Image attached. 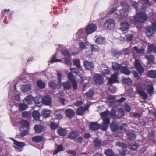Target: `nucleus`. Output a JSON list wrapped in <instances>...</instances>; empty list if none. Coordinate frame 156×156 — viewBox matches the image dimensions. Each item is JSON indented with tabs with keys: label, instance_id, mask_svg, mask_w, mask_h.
Returning <instances> with one entry per match:
<instances>
[{
	"label": "nucleus",
	"instance_id": "f257e3e1",
	"mask_svg": "<svg viewBox=\"0 0 156 156\" xmlns=\"http://www.w3.org/2000/svg\"><path fill=\"white\" fill-rule=\"evenodd\" d=\"M120 5L123 7L122 9L119 10V13L116 12L115 13L116 15V17H118L119 19L121 18H126L128 15V12L130 11L131 8L125 2H121Z\"/></svg>",
	"mask_w": 156,
	"mask_h": 156
},
{
	"label": "nucleus",
	"instance_id": "f03ea898",
	"mask_svg": "<svg viewBox=\"0 0 156 156\" xmlns=\"http://www.w3.org/2000/svg\"><path fill=\"white\" fill-rule=\"evenodd\" d=\"M147 18V16L145 13H136L135 16L131 18L130 21L131 24L136 25L143 23Z\"/></svg>",
	"mask_w": 156,
	"mask_h": 156
},
{
	"label": "nucleus",
	"instance_id": "7ed1b4c3",
	"mask_svg": "<svg viewBox=\"0 0 156 156\" xmlns=\"http://www.w3.org/2000/svg\"><path fill=\"white\" fill-rule=\"evenodd\" d=\"M127 126V124L119 122L112 124L110 128L112 131L113 132L122 133L125 131Z\"/></svg>",
	"mask_w": 156,
	"mask_h": 156
},
{
	"label": "nucleus",
	"instance_id": "20e7f679",
	"mask_svg": "<svg viewBox=\"0 0 156 156\" xmlns=\"http://www.w3.org/2000/svg\"><path fill=\"white\" fill-rule=\"evenodd\" d=\"M155 30L156 31V22H153L151 26L147 27L145 29L147 35L149 37L154 36Z\"/></svg>",
	"mask_w": 156,
	"mask_h": 156
},
{
	"label": "nucleus",
	"instance_id": "39448f33",
	"mask_svg": "<svg viewBox=\"0 0 156 156\" xmlns=\"http://www.w3.org/2000/svg\"><path fill=\"white\" fill-rule=\"evenodd\" d=\"M115 22L112 19H109L106 20L104 25V27L106 29L110 30L115 27Z\"/></svg>",
	"mask_w": 156,
	"mask_h": 156
},
{
	"label": "nucleus",
	"instance_id": "423d86ee",
	"mask_svg": "<svg viewBox=\"0 0 156 156\" xmlns=\"http://www.w3.org/2000/svg\"><path fill=\"white\" fill-rule=\"evenodd\" d=\"M135 66L140 75L141 76L144 73V69L138 60L135 59Z\"/></svg>",
	"mask_w": 156,
	"mask_h": 156
},
{
	"label": "nucleus",
	"instance_id": "0eeeda50",
	"mask_svg": "<svg viewBox=\"0 0 156 156\" xmlns=\"http://www.w3.org/2000/svg\"><path fill=\"white\" fill-rule=\"evenodd\" d=\"M93 78L95 83L97 84H102L104 81L103 77L98 74H95L93 76Z\"/></svg>",
	"mask_w": 156,
	"mask_h": 156
},
{
	"label": "nucleus",
	"instance_id": "6e6552de",
	"mask_svg": "<svg viewBox=\"0 0 156 156\" xmlns=\"http://www.w3.org/2000/svg\"><path fill=\"white\" fill-rule=\"evenodd\" d=\"M97 29V26L95 24H90L86 27V32L88 34H90L94 31Z\"/></svg>",
	"mask_w": 156,
	"mask_h": 156
},
{
	"label": "nucleus",
	"instance_id": "1a4fd4ad",
	"mask_svg": "<svg viewBox=\"0 0 156 156\" xmlns=\"http://www.w3.org/2000/svg\"><path fill=\"white\" fill-rule=\"evenodd\" d=\"M115 98V95H111L109 96L108 98L107 99V101L110 105L113 107H117L118 105L116 103V101H115L114 100Z\"/></svg>",
	"mask_w": 156,
	"mask_h": 156
},
{
	"label": "nucleus",
	"instance_id": "9d476101",
	"mask_svg": "<svg viewBox=\"0 0 156 156\" xmlns=\"http://www.w3.org/2000/svg\"><path fill=\"white\" fill-rule=\"evenodd\" d=\"M102 141L98 138H94L93 141V147L96 149H99L102 145Z\"/></svg>",
	"mask_w": 156,
	"mask_h": 156
},
{
	"label": "nucleus",
	"instance_id": "9b49d317",
	"mask_svg": "<svg viewBox=\"0 0 156 156\" xmlns=\"http://www.w3.org/2000/svg\"><path fill=\"white\" fill-rule=\"evenodd\" d=\"M90 106V105H87L85 107L80 106L77 109V114L80 115L82 116L84 112L88 109Z\"/></svg>",
	"mask_w": 156,
	"mask_h": 156
},
{
	"label": "nucleus",
	"instance_id": "f8f14e48",
	"mask_svg": "<svg viewBox=\"0 0 156 156\" xmlns=\"http://www.w3.org/2000/svg\"><path fill=\"white\" fill-rule=\"evenodd\" d=\"M100 124L97 122H92L90 123L89 125V129L92 131H95L100 128Z\"/></svg>",
	"mask_w": 156,
	"mask_h": 156
},
{
	"label": "nucleus",
	"instance_id": "ddd939ff",
	"mask_svg": "<svg viewBox=\"0 0 156 156\" xmlns=\"http://www.w3.org/2000/svg\"><path fill=\"white\" fill-rule=\"evenodd\" d=\"M83 64L85 68L88 70H93L94 67V64L93 63L87 60L84 61Z\"/></svg>",
	"mask_w": 156,
	"mask_h": 156
},
{
	"label": "nucleus",
	"instance_id": "4468645a",
	"mask_svg": "<svg viewBox=\"0 0 156 156\" xmlns=\"http://www.w3.org/2000/svg\"><path fill=\"white\" fill-rule=\"evenodd\" d=\"M34 101L37 106L41 107L43 104L42 97L41 96H38L34 98Z\"/></svg>",
	"mask_w": 156,
	"mask_h": 156
},
{
	"label": "nucleus",
	"instance_id": "2eb2a0df",
	"mask_svg": "<svg viewBox=\"0 0 156 156\" xmlns=\"http://www.w3.org/2000/svg\"><path fill=\"white\" fill-rule=\"evenodd\" d=\"M42 101L43 104L49 106L52 102L51 98L48 95H47L44 98H42Z\"/></svg>",
	"mask_w": 156,
	"mask_h": 156
},
{
	"label": "nucleus",
	"instance_id": "dca6fc26",
	"mask_svg": "<svg viewBox=\"0 0 156 156\" xmlns=\"http://www.w3.org/2000/svg\"><path fill=\"white\" fill-rule=\"evenodd\" d=\"M34 101V98L31 95L26 96L23 100V102L27 105L31 104Z\"/></svg>",
	"mask_w": 156,
	"mask_h": 156
},
{
	"label": "nucleus",
	"instance_id": "f3484780",
	"mask_svg": "<svg viewBox=\"0 0 156 156\" xmlns=\"http://www.w3.org/2000/svg\"><path fill=\"white\" fill-rule=\"evenodd\" d=\"M66 116L69 118H71L73 117L75 115V112L73 109L67 108L66 109L65 111Z\"/></svg>",
	"mask_w": 156,
	"mask_h": 156
},
{
	"label": "nucleus",
	"instance_id": "a211bd4d",
	"mask_svg": "<svg viewBox=\"0 0 156 156\" xmlns=\"http://www.w3.org/2000/svg\"><path fill=\"white\" fill-rule=\"evenodd\" d=\"M127 137L130 140H134L136 137L135 131L133 130L128 131L127 133Z\"/></svg>",
	"mask_w": 156,
	"mask_h": 156
},
{
	"label": "nucleus",
	"instance_id": "6ab92c4d",
	"mask_svg": "<svg viewBox=\"0 0 156 156\" xmlns=\"http://www.w3.org/2000/svg\"><path fill=\"white\" fill-rule=\"evenodd\" d=\"M116 145L121 148L122 151H123L122 154L124 155L127 151V146L126 144L121 142H117Z\"/></svg>",
	"mask_w": 156,
	"mask_h": 156
},
{
	"label": "nucleus",
	"instance_id": "aec40b11",
	"mask_svg": "<svg viewBox=\"0 0 156 156\" xmlns=\"http://www.w3.org/2000/svg\"><path fill=\"white\" fill-rule=\"evenodd\" d=\"M21 124L22 126L20 128L21 131L23 129H28L29 126V122L25 120H22L21 121Z\"/></svg>",
	"mask_w": 156,
	"mask_h": 156
},
{
	"label": "nucleus",
	"instance_id": "412c9836",
	"mask_svg": "<svg viewBox=\"0 0 156 156\" xmlns=\"http://www.w3.org/2000/svg\"><path fill=\"white\" fill-rule=\"evenodd\" d=\"M117 78V76L116 74L112 75L110 78H108L109 83L112 84L114 83H119V82Z\"/></svg>",
	"mask_w": 156,
	"mask_h": 156
},
{
	"label": "nucleus",
	"instance_id": "4be33fe9",
	"mask_svg": "<svg viewBox=\"0 0 156 156\" xmlns=\"http://www.w3.org/2000/svg\"><path fill=\"white\" fill-rule=\"evenodd\" d=\"M34 130L36 133H39L42 132L44 130V127L41 125H36L34 127Z\"/></svg>",
	"mask_w": 156,
	"mask_h": 156
},
{
	"label": "nucleus",
	"instance_id": "5701e85b",
	"mask_svg": "<svg viewBox=\"0 0 156 156\" xmlns=\"http://www.w3.org/2000/svg\"><path fill=\"white\" fill-rule=\"evenodd\" d=\"M147 76L149 78L155 79L156 78V70H151L147 71Z\"/></svg>",
	"mask_w": 156,
	"mask_h": 156
},
{
	"label": "nucleus",
	"instance_id": "b1692460",
	"mask_svg": "<svg viewBox=\"0 0 156 156\" xmlns=\"http://www.w3.org/2000/svg\"><path fill=\"white\" fill-rule=\"evenodd\" d=\"M101 69L103 74H108L110 73V71L108 70V68L105 64H101L100 66Z\"/></svg>",
	"mask_w": 156,
	"mask_h": 156
},
{
	"label": "nucleus",
	"instance_id": "393cba45",
	"mask_svg": "<svg viewBox=\"0 0 156 156\" xmlns=\"http://www.w3.org/2000/svg\"><path fill=\"white\" fill-rule=\"evenodd\" d=\"M137 91L140 95L143 97L142 99L143 100H145L147 99L148 97V95L143 90L141 89H137Z\"/></svg>",
	"mask_w": 156,
	"mask_h": 156
},
{
	"label": "nucleus",
	"instance_id": "a878e982",
	"mask_svg": "<svg viewBox=\"0 0 156 156\" xmlns=\"http://www.w3.org/2000/svg\"><path fill=\"white\" fill-rule=\"evenodd\" d=\"M57 133L59 135L64 136L67 134V130L65 128L59 127L58 128Z\"/></svg>",
	"mask_w": 156,
	"mask_h": 156
},
{
	"label": "nucleus",
	"instance_id": "bb28decb",
	"mask_svg": "<svg viewBox=\"0 0 156 156\" xmlns=\"http://www.w3.org/2000/svg\"><path fill=\"white\" fill-rule=\"evenodd\" d=\"M95 42L99 44H104L106 42V40L104 37H100L96 39Z\"/></svg>",
	"mask_w": 156,
	"mask_h": 156
},
{
	"label": "nucleus",
	"instance_id": "cd10ccee",
	"mask_svg": "<svg viewBox=\"0 0 156 156\" xmlns=\"http://www.w3.org/2000/svg\"><path fill=\"white\" fill-rule=\"evenodd\" d=\"M31 88V85L29 84L23 85L20 88L21 90L23 92L29 91Z\"/></svg>",
	"mask_w": 156,
	"mask_h": 156
},
{
	"label": "nucleus",
	"instance_id": "c85d7f7f",
	"mask_svg": "<svg viewBox=\"0 0 156 156\" xmlns=\"http://www.w3.org/2000/svg\"><path fill=\"white\" fill-rule=\"evenodd\" d=\"M125 115V112L122 108L118 109L117 111L116 118H120Z\"/></svg>",
	"mask_w": 156,
	"mask_h": 156
},
{
	"label": "nucleus",
	"instance_id": "c756f323",
	"mask_svg": "<svg viewBox=\"0 0 156 156\" xmlns=\"http://www.w3.org/2000/svg\"><path fill=\"white\" fill-rule=\"evenodd\" d=\"M120 70L121 73L126 74L127 75H129L131 73V71L128 69L126 66L121 67Z\"/></svg>",
	"mask_w": 156,
	"mask_h": 156
},
{
	"label": "nucleus",
	"instance_id": "7c9ffc66",
	"mask_svg": "<svg viewBox=\"0 0 156 156\" xmlns=\"http://www.w3.org/2000/svg\"><path fill=\"white\" fill-rule=\"evenodd\" d=\"M32 117L34 120L37 121L39 120L40 114L37 110H35L33 111L32 113Z\"/></svg>",
	"mask_w": 156,
	"mask_h": 156
},
{
	"label": "nucleus",
	"instance_id": "2f4dec72",
	"mask_svg": "<svg viewBox=\"0 0 156 156\" xmlns=\"http://www.w3.org/2000/svg\"><path fill=\"white\" fill-rule=\"evenodd\" d=\"M44 139V136H36L32 138V140L36 143H39L41 141Z\"/></svg>",
	"mask_w": 156,
	"mask_h": 156
},
{
	"label": "nucleus",
	"instance_id": "473e14b6",
	"mask_svg": "<svg viewBox=\"0 0 156 156\" xmlns=\"http://www.w3.org/2000/svg\"><path fill=\"white\" fill-rule=\"evenodd\" d=\"M79 134L78 132L76 131H73L71 132L68 136V137L71 139L76 138Z\"/></svg>",
	"mask_w": 156,
	"mask_h": 156
},
{
	"label": "nucleus",
	"instance_id": "72a5a7b5",
	"mask_svg": "<svg viewBox=\"0 0 156 156\" xmlns=\"http://www.w3.org/2000/svg\"><path fill=\"white\" fill-rule=\"evenodd\" d=\"M129 24L127 22H124L121 23V29L123 31H125L128 29Z\"/></svg>",
	"mask_w": 156,
	"mask_h": 156
},
{
	"label": "nucleus",
	"instance_id": "f704fd0d",
	"mask_svg": "<svg viewBox=\"0 0 156 156\" xmlns=\"http://www.w3.org/2000/svg\"><path fill=\"white\" fill-rule=\"evenodd\" d=\"M121 64L118 63L116 62H113L112 63V67L115 70H119L121 67Z\"/></svg>",
	"mask_w": 156,
	"mask_h": 156
},
{
	"label": "nucleus",
	"instance_id": "c9c22d12",
	"mask_svg": "<svg viewBox=\"0 0 156 156\" xmlns=\"http://www.w3.org/2000/svg\"><path fill=\"white\" fill-rule=\"evenodd\" d=\"M62 85L64 89L66 90H70L72 87L71 83L68 81L63 82L62 83Z\"/></svg>",
	"mask_w": 156,
	"mask_h": 156
},
{
	"label": "nucleus",
	"instance_id": "e433bc0d",
	"mask_svg": "<svg viewBox=\"0 0 156 156\" xmlns=\"http://www.w3.org/2000/svg\"><path fill=\"white\" fill-rule=\"evenodd\" d=\"M147 92L151 95H152L153 94L154 88L152 84H148L147 85Z\"/></svg>",
	"mask_w": 156,
	"mask_h": 156
},
{
	"label": "nucleus",
	"instance_id": "4c0bfd02",
	"mask_svg": "<svg viewBox=\"0 0 156 156\" xmlns=\"http://www.w3.org/2000/svg\"><path fill=\"white\" fill-rule=\"evenodd\" d=\"M42 115L43 117L45 118L49 117L50 115L51 111L50 110L47 109H44L42 111Z\"/></svg>",
	"mask_w": 156,
	"mask_h": 156
},
{
	"label": "nucleus",
	"instance_id": "58836bf2",
	"mask_svg": "<svg viewBox=\"0 0 156 156\" xmlns=\"http://www.w3.org/2000/svg\"><path fill=\"white\" fill-rule=\"evenodd\" d=\"M22 115L24 118L29 119L31 117V113L30 111H23L22 112Z\"/></svg>",
	"mask_w": 156,
	"mask_h": 156
},
{
	"label": "nucleus",
	"instance_id": "ea45409f",
	"mask_svg": "<svg viewBox=\"0 0 156 156\" xmlns=\"http://www.w3.org/2000/svg\"><path fill=\"white\" fill-rule=\"evenodd\" d=\"M104 154L106 156H115V155L111 149H107L105 151Z\"/></svg>",
	"mask_w": 156,
	"mask_h": 156
},
{
	"label": "nucleus",
	"instance_id": "a19ab883",
	"mask_svg": "<svg viewBox=\"0 0 156 156\" xmlns=\"http://www.w3.org/2000/svg\"><path fill=\"white\" fill-rule=\"evenodd\" d=\"M149 51L156 54V47L153 44H150L148 46Z\"/></svg>",
	"mask_w": 156,
	"mask_h": 156
},
{
	"label": "nucleus",
	"instance_id": "79ce46f5",
	"mask_svg": "<svg viewBox=\"0 0 156 156\" xmlns=\"http://www.w3.org/2000/svg\"><path fill=\"white\" fill-rule=\"evenodd\" d=\"M129 145L130 148L134 151L136 150L139 146L138 144L136 142L129 143Z\"/></svg>",
	"mask_w": 156,
	"mask_h": 156
},
{
	"label": "nucleus",
	"instance_id": "37998d69",
	"mask_svg": "<svg viewBox=\"0 0 156 156\" xmlns=\"http://www.w3.org/2000/svg\"><path fill=\"white\" fill-rule=\"evenodd\" d=\"M134 50L136 51L139 54H143L145 52V49L144 48H138L136 46L133 47Z\"/></svg>",
	"mask_w": 156,
	"mask_h": 156
},
{
	"label": "nucleus",
	"instance_id": "c03bdc74",
	"mask_svg": "<svg viewBox=\"0 0 156 156\" xmlns=\"http://www.w3.org/2000/svg\"><path fill=\"white\" fill-rule=\"evenodd\" d=\"M14 144L16 146V147L18 149H20L25 146L23 142H18L17 141H15Z\"/></svg>",
	"mask_w": 156,
	"mask_h": 156
},
{
	"label": "nucleus",
	"instance_id": "a18cd8bd",
	"mask_svg": "<svg viewBox=\"0 0 156 156\" xmlns=\"http://www.w3.org/2000/svg\"><path fill=\"white\" fill-rule=\"evenodd\" d=\"M122 81L124 83L129 85H131L132 83V80L129 77L123 78Z\"/></svg>",
	"mask_w": 156,
	"mask_h": 156
},
{
	"label": "nucleus",
	"instance_id": "49530a36",
	"mask_svg": "<svg viewBox=\"0 0 156 156\" xmlns=\"http://www.w3.org/2000/svg\"><path fill=\"white\" fill-rule=\"evenodd\" d=\"M37 84L38 88L40 89H43L45 86L44 83L41 80L38 81L37 82Z\"/></svg>",
	"mask_w": 156,
	"mask_h": 156
},
{
	"label": "nucleus",
	"instance_id": "de8ad7c7",
	"mask_svg": "<svg viewBox=\"0 0 156 156\" xmlns=\"http://www.w3.org/2000/svg\"><path fill=\"white\" fill-rule=\"evenodd\" d=\"M57 55V53H56L54 55L51 59L49 61L50 63H51L55 62H57L61 61V59L56 58Z\"/></svg>",
	"mask_w": 156,
	"mask_h": 156
},
{
	"label": "nucleus",
	"instance_id": "09e8293b",
	"mask_svg": "<svg viewBox=\"0 0 156 156\" xmlns=\"http://www.w3.org/2000/svg\"><path fill=\"white\" fill-rule=\"evenodd\" d=\"M19 108L20 111H22L28 108L27 105L23 102V103H20L19 104Z\"/></svg>",
	"mask_w": 156,
	"mask_h": 156
},
{
	"label": "nucleus",
	"instance_id": "8fccbe9b",
	"mask_svg": "<svg viewBox=\"0 0 156 156\" xmlns=\"http://www.w3.org/2000/svg\"><path fill=\"white\" fill-rule=\"evenodd\" d=\"M74 65L76 67L80 69L81 68V66L80 65V61L78 59H74L73 60Z\"/></svg>",
	"mask_w": 156,
	"mask_h": 156
},
{
	"label": "nucleus",
	"instance_id": "3c124183",
	"mask_svg": "<svg viewBox=\"0 0 156 156\" xmlns=\"http://www.w3.org/2000/svg\"><path fill=\"white\" fill-rule=\"evenodd\" d=\"M110 114V112L108 109L101 113L100 115L102 118H104L108 116Z\"/></svg>",
	"mask_w": 156,
	"mask_h": 156
},
{
	"label": "nucleus",
	"instance_id": "603ef678",
	"mask_svg": "<svg viewBox=\"0 0 156 156\" xmlns=\"http://www.w3.org/2000/svg\"><path fill=\"white\" fill-rule=\"evenodd\" d=\"M123 107L124 110L127 112H129L131 111V107L127 103H124Z\"/></svg>",
	"mask_w": 156,
	"mask_h": 156
},
{
	"label": "nucleus",
	"instance_id": "864d4df0",
	"mask_svg": "<svg viewBox=\"0 0 156 156\" xmlns=\"http://www.w3.org/2000/svg\"><path fill=\"white\" fill-rule=\"evenodd\" d=\"M94 93V91L90 89L88 92L86 93V95L88 98H91L93 97Z\"/></svg>",
	"mask_w": 156,
	"mask_h": 156
},
{
	"label": "nucleus",
	"instance_id": "5fc2aeb1",
	"mask_svg": "<svg viewBox=\"0 0 156 156\" xmlns=\"http://www.w3.org/2000/svg\"><path fill=\"white\" fill-rule=\"evenodd\" d=\"M79 69L75 68H72L70 69V70L72 73L75 74L76 75H78L80 73Z\"/></svg>",
	"mask_w": 156,
	"mask_h": 156
},
{
	"label": "nucleus",
	"instance_id": "6e6d98bb",
	"mask_svg": "<svg viewBox=\"0 0 156 156\" xmlns=\"http://www.w3.org/2000/svg\"><path fill=\"white\" fill-rule=\"evenodd\" d=\"M49 86L53 89H55L58 87V84L54 81H51L49 83Z\"/></svg>",
	"mask_w": 156,
	"mask_h": 156
},
{
	"label": "nucleus",
	"instance_id": "4d7b16f0",
	"mask_svg": "<svg viewBox=\"0 0 156 156\" xmlns=\"http://www.w3.org/2000/svg\"><path fill=\"white\" fill-rule=\"evenodd\" d=\"M145 58L150 62H153L154 60V57L152 55H148L145 56Z\"/></svg>",
	"mask_w": 156,
	"mask_h": 156
},
{
	"label": "nucleus",
	"instance_id": "13d9d810",
	"mask_svg": "<svg viewBox=\"0 0 156 156\" xmlns=\"http://www.w3.org/2000/svg\"><path fill=\"white\" fill-rule=\"evenodd\" d=\"M91 49L92 51L95 52H98L99 50V48L98 45L96 44H91Z\"/></svg>",
	"mask_w": 156,
	"mask_h": 156
},
{
	"label": "nucleus",
	"instance_id": "bf43d9fd",
	"mask_svg": "<svg viewBox=\"0 0 156 156\" xmlns=\"http://www.w3.org/2000/svg\"><path fill=\"white\" fill-rule=\"evenodd\" d=\"M58 126V125L56 124L53 122H51L50 124V127L52 130H55Z\"/></svg>",
	"mask_w": 156,
	"mask_h": 156
},
{
	"label": "nucleus",
	"instance_id": "052dcab7",
	"mask_svg": "<svg viewBox=\"0 0 156 156\" xmlns=\"http://www.w3.org/2000/svg\"><path fill=\"white\" fill-rule=\"evenodd\" d=\"M61 53L66 58H69L70 56V54L68 51L63 50L61 51Z\"/></svg>",
	"mask_w": 156,
	"mask_h": 156
},
{
	"label": "nucleus",
	"instance_id": "680f3d73",
	"mask_svg": "<svg viewBox=\"0 0 156 156\" xmlns=\"http://www.w3.org/2000/svg\"><path fill=\"white\" fill-rule=\"evenodd\" d=\"M111 117L115 118H116V110L114 109H112L111 111L110 112V115Z\"/></svg>",
	"mask_w": 156,
	"mask_h": 156
},
{
	"label": "nucleus",
	"instance_id": "e2e57ef3",
	"mask_svg": "<svg viewBox=\"0 0 156 156\" xmlns=\"http://www.w3.org/2000/svg\"><path fill=\"white\" fill-rule=\"evenodd\" d=\"M14 105V102L13 101L12 102L10 101H9L7 105V108L9 110H12V107Z\"/></svg>",
	"mask_w": 156,
	"mask_h": 156
},
{
	"label": "nucleus",
	"instance_id": "0e129e2a",
	"mask_svg": "<svg viewBox=\"0 0 156 156\" xmlns=\"http://www.w3.org/2000/svg\"><path fill=\"white\" fill-rule=\"evenodd\" d=\"M63 149V148L62 145H60L57 146L56 150L54 152V153L55 154H56L59 152L62 151Z\"/></svg>",
	"mask_w": 156,
	"mask_h": 156
},
{
	"label": "nucleus",
	"instance_id": "69168bd1",
	"mask_svg": "<svg viewBox=\"0 0 156 156\" xmlns=\"http://www.w3.org/2000/svg\"><path fill=\"white\" fill-rule=\"evenodd\" d=\"M111 54L114 57L118 58L119 56L121 55V53L119 52H117L115 51H114L112 52Z\"/></svg>",
	"mask_w": 156,
	"mask_h": 156
},
{
	"label": "nucleus",
	"instance_id": "338daca9",
	"mask_svg": "<svg viewBox=\"0 0 156 156\" xmlns=\"http://www.w3.org/2000/svg\"><path fill=\"white\" fill-rule=\"evenodd\" d=\"M57 75L58 76V83L59 85L61 86V85L62 83V74L61 73H59L58 72Z\"/></svg>",
	"mask_w": 156,
	"mask_h": 156
},
{
	"label": "nucleus",
	"instance_id": "774afa93",
	"mask_svg": "<svg viewBox=\"0 0 156 156\" xmlns=\"http://www.w3.org/2000/svg\"><path fill=\"white\" fill-rule=\"evenodd\" d=\"M103 123L108 126L110 123V120L109 118L107 117L103 119Z\"/></svg>",
	"mask_w": 156,
	"mask_h": 156
}]
</instances>
